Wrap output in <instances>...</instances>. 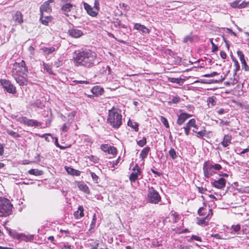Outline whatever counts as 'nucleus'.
<instances>
[{
	"mask_svg": "<svg viewBox=\"0 0 249 249\" xmlns=\"http://www.w3.org/2000/svg\"><path fill=\"white\" fill-rule=\"evenodd\" d=\"M97 58V54L94 51L89 49H82L74 52L72 60L76 67L90 68L98 63Z\"/></svg>",
	"mask_w": 249,
	"mask_h": 249,
	"instance_id": "1",
	"label": "nucleus"
},
{
	"mask_svg": "<svg viewBox=\"0 0 249 249\" xmlns=\"http://www.w3.org/2000/svg\"><path fill=\"white\" fill-rule=\"evenodd\" d=\"M11 72L12 76L19 86H26L28 84V70L24 60L20 62H15L13 65Z\"/></svg>",
	"mask_w": 249,
	"mask_h": 249,
	"instance_id": "2",
	"label": "nucleus"
},
{
	"mask_svg": "<svg viewBox=\"0 0 249 249\" xmlns=\"http://www.w3.org/2000/svg\"><path fill=\"white\" fill-rule=\"evenodd\" d=\"M107 123L113 128L118 129L122 124V115L118 108L112 107L108 112Z\"/></svg>",
	"mask_w": 249,
	"mask_h": 249,
	"instance_id": "3",
	"label": "nucleus"
},
{
	"mask_svg": "<svg viewBox=\"0 0 249 249\" xmlns=\"http://www.w3.org/2000/svg\"><path fill=\"white\" fill-rule=\"evenodd\" d=\"M222 169V166L219 164H212L208 161H205L203 164V170L204 176L206 178H209L216 173V171Z\"/></svg>",
	"mask_w": 249,
	"mask_h": 249,
	"instance_id": "4",
	"label": "nucleus"
},
{
	"mask_svg": "<svg viewBox=\"0 0 249 249\" xmlns=\"http://www.w3.org/2000/svg\"><path fill=\"white\" fill-rule=\"evenodd\" d=\"M12 207L13 205L8 199L0 197V216L9 215L12 212Z\"/></svg>",
	"mask_w": 249,
	"mask_h": 249,
	"instance_id": "5",
	"label": "nucleus"
},
{
	"mask_svg": "<svg viewBox=\"0 0 249 249\" xmlns=\"http://www.w3.org/2000/svg\"><path fill=\"white\" fill-rule=\"evenodd\" d=\"M6 231L11 237L19 241L29 242L33 240L34 238V235L33 234H25L23 233H18L16 231H12L11 229L8 228L6 229Z\"/></svg>",
	"mask_w": 249,
	"mask_h": 249,
	"instance_id": "6",
	"label": "nucleus"
},
{
	"mask_svg": "<svg viewBox=\"0 0 249 249\" xmlns=\"http://www.w3.org/2000/svg\"><path fill=\"white\" fill-rule=\"evenodd\" d=\"M203 207L200 208L197 211V213L199 215L205 216L204 217L201 218H197V224L200 226H207L209 224V221L210 220V213H208L207 215L205 213L202 212L204 210Z\"/></svg>",
	"mask_w": 249,
	"mask_h": 249,
	"instance_id": "7",
	"label": "nucleus"
},
{
	"mask_svg": "<svg viewBox=\"0 0 249 249\" xmlns=\"http://www.w3.org/2000/svg\"><path fill=\"white\" fill-rule=\"evenodd\" d=\"M159 194L153 188L149 189L147 195V199L151 203L157 204L160 200Z\"/></svg>",
	"mask_w": 249,
	"mask_h": 249,
	"instance_id": "8",
	"label": "nucleus"
},
{
	"mask_svg": "<svg viewBox=\"0 0 249 249\" xmlns=\"http://www.w3.org/2000/svg\"><path fill=\"white\" fill-rule=\"evenodd\" d=\"M3 88L8 93L15 94L16 92L15 87L11 82L6 79H1L0 81Z\"/></svg>",
	"mask_w": 249,
	"mask_h": 249,
	"instance_id": "9",
	"label": "nucleus"
},
{
	"mask_svg": "<svg viewBox=\"0 0 249 249\" xmlns=\"http://www.w3.org/2000/svg\"><path fill=\"white\" fill-rule=\"evenodd\" d=\"M132 171L133 172L130 174L129 178L130 181L133 182H135L137 179L139 178V176H141L140 178H142V176H141V169L137 164H135L133 167Z\"/></svg>",
	"mask_w": 249,
	"mask_h": 249,
	"instance_id": "10",
	"label": "nucleus"
},
{
	"mask_svg": "<svg viewBox=\"0 0 249 249\" xmlns=\"http://www.w3.org/2000/svg\"><path fill=\"white\" fill-rule=\"evenodd\" d=\"M18 121L20 123L29 126H38L41 125V123L35 120L28 119L25 117H21L19 118Z\"/></svg>",
	"mask_w": 249,
	"mask_h": 249,
	"instance_id": "11",
	"label": "nucleus"
},
{
	"mask_svg": "<svg viewBox=\"0 0 249 249\" xmlns=\"http://www.w3.org/2000/svg\"><path fill=\"white\" fill-rule=\"evenodd\" d=\"M211 183L213 187L218 189H222L225 187L226 180L224 178H221L217 180H214Z\"/></svg>",
	"mask_w": 249,
	"mask_h": 249,
	"instance_id": "12",
	"label": "nucleus"
},
{
	"mask_svg": "<svg viewBox=\"0 0 249 249\" xmlns=\"http://www.w3.org/2000/svg\"><path fill=\"white\" fill-rule=\"evenodd\" d=\"M54 0H49L44 2L40 7V14H44V12L49 13L51 11V7L50 6V3L54 2Z\"/></svg>",
	"mask_w": 249,
	"mask_h": 249,
	"instance_id": "13",
	"label": "nucleus"
},
{
	"mask_svg": "<svg viewBox=\"0 0 249 249\" xmlns=\"http://www.w3.org/2000/svg\"><path fill=\"white\" fill-rule=\"evenodd\" d=\"M83 6L87 14L89 16L92 17H95L98 14V13L95 10H94L93 7H92L88 3L85 2H83Z\"/></svg>",
	"mask_w": 249,
	"mask_h": 249,
	"instance_id": "14",
	"label": "nucleus"
},
{
	"mask_svg": "<svg viewBox=\"0 0 249 249\" xmlns=\"http://www.w3.org/2000/svg\"><path fill=\"white\" fill-rule=\"evenodd\" d=\"M68 33L71 37L73 38H79L84 35L82 30L76 28L69 29Z\"/></svg>",
	"mask_w": 249,
	"mask_h": 249,
	"instance_id": "15",
	"label": "nucleus"
},
{
	"mask_svg": "<svg viewBox=\"0 0 249 249\" xmlns=\"http://www.w3.org/2000/svg\"><path fill=\"white\" fill-rule=\"evenodd\" d=\"M237 54L239 57V59L241 61L242 69L245 70V71H249V67L247 65L245 58V55L243 52L241 51H238L237 52Z\"/></svg>",
	"mask_w": 249,
	"mask_h": 249,
	"instance_id": "16",
	"label": "nucleus"
},
{
	"mask_svg": "<svg viewBox=\"0 0 249 249\" xmlns=\"http://www.w3.org/2000/svg\"><path fill=\"white\" fill-rule=\"evenodd\" d=\"M192 116L191 115L186 113H181L178 116V118L177 120V124L180 125L183 124L184 122L189 118Z\"/></svg>",
	"mask_w": 249,
	"mask_h": 249,
	"instance_id": "17",
	"label": "nucleus"
},
{
	"mask_svg": "<svg viewBox=\"0 0 249 249\" xmlns=\"http://www.w3.org/2000/svg\"><path fill=\"white\" fill-rule=\"evenodd\" d=\"M134 29L142 32V34H148L150 32L149 29L146 27L138 23L134 24Z\"/></svg>",
	"mask_w": 249,
	"mask_h": 249,
	"instance_id": "18",
	"label": "nucleus"
},
{
	"mask_svg": "<svg viewBox=\"0 0 249 249\" xmlns=\"http://www.w3.org/2000/svg\"><path fill=\"white\" fill-rule=\"evenodd\" d=\"M227 230L231 234H238L241 230L240 224L233 225L230 228H227Z\"/></svg>",
	"mask_w": 249,
	"mask_h": 249,
	"instance_id": "19",
	"label": "nucleus"
},
{
	"mask_svg": "<svg viewBox=\"0 0 249 249\" xmlns=\"http://www.w3.org/2000/svg\"><path fill=\"white\" fill-rule=\"evenodd\" d=\"M232 137L230 135H225L221 142V144L224 147H226L231 143Z\"/></svg>",
	"mask_w": 249,
	"mask_h": 249,
	"instance_id": "20",
	"label": "nucleus"
},
{
	"mask_svg": "<svg viewBox=\"0 0 249 249\" xmlns=\"http://www.w3.org/2000/svg\"><path fill=\"white\" fill-rule=\"evenodd\" d=\"M13 18V20L19 24L22 23L23 21L22 15L19 11H18L15 13Z\"/></svg>",
	"mask_w": 249,
	"mask_h": 249,
	"instance_id": "21",
	"label": "nucleus"
},
{
	"mask_svg": "<svg viewBox=\"0 0 249 249\" xmlns=\"http://www.w3.org/2000/svg\"><path fill=\"white\" fill-rule=\"evenodd\" d=\"M73 5L70 3H66L61 6V10L66 16H68L66 13L70 12L72 9Z\"/></svg>",
	"mask_w": 249,
	"mask_h": 249,
	"instance_id": "22",
	"label": "nucleus"
},
{
	"mask_svg": "<svg viewBox=\"0 0 249 249\" xmlns=\"http://www.w3.org/2000/svg\"><path fill=\"white\" fill-rule=\"evenodd\" d=\"M77 186L80 190L83 191L87 194H89V189L88 186L85 183L79 182H78Z\"/></svg>",
	"mask_w": 249,
	"mask_h": 249,
	"instance_id": "23",
	"label": "nucleus"
},
{
	"mask_svg": "<svg viewBox=\"0 0 249 249\" xmlns=\"http://www.w3.org/2000/svg\"><path fill=\"white\" fill-rule=\"evenodd\" d=\"M52 18L51 16H44V14H40V20L45 25H47L48 23L52 20Z\"/></svg>",
	"mask_w": 249,
	"mask_h": 249,
	"instance_id": "24",
	"label": "nucleus"
},
{
	"mask_svg": "<svg viewBox=\"0 0 249 249\" xmlns=\"http://www.w3.org/2000/svg\"><path fill=\"white\" fill-rule=\"evenodd\" d=\"M150 150V148L149 147H144L141 151L140 157V158L142 159V160H144L145 158L147 157L148 153Z\"/></svg>",
	"mask_w": 249,
	"mask_h": 249,
	"instance_id": "25",
	"label": "nucleus"
},
{
	"mask_svg": "<svg viewBox=\"0 0 249 249\" xmlns=\"http://www.w3.org/2000/svg\"><path fill=\"white\" fill-rule=\"evenodd\" d=\"M57 48H55L54 47H44L42 48L40 50L42 51L43 53H44L45 54L49 55L53 52H54L56 50H57Z\"/></svg>",
	"mask_w": 249,
	"mask_h": 249,
	"instance_id": "26",
	"label": "nucleus"
},
{
	"mask_svg": "<svg viewBox=\"0 0 249 249\" xmlns=\"http://www.w3.org/2000/svg\"><path fill=\"white\" fill-rule=\"evenodd\" d=\"M84 215V209L82 206L78 207V211L74 213V216L76 218H81Z\"/></svg>",
	"mask_w": 249,
	"mask_h": 249,
	"instance_id": "27",
	"label": "nucleus"
},
{
	"mask_svg": "<svg viewBox=\"0 0 249 249\" xmlns=\"http://www.w3.org/2000/svg\"><path fill=\"white\" fill-rule=\"evenodd\" d=\"M28 173L35 176H40L42 175L43 172L38 169H32L28 171Z\"/></svg>",
	"mask_w": 249,
	"mask_h": 249,
	"instance_id": "28",
	"label": "nucleus"
},
{
	"mask_svg": "<svg viewBox=\"0 0 249 249\" xmlns=\"http://www.w3.org/2000/svg\"><path fill=\"white\" fill-rule=\"evenodd\" d=\"M127 125L133 128L136 131L139 130L138 124L136 122L129 120L127 122Z\"/></svg>",
	"mask_w": 249,
	"mask_h": 249,
	"instance_id": "29",
	"label": "nucleus"
},
{
	"mask_svg": "<svg viewBox=\"0 0 249 249\" xmlns=\"http://www.w3.org/2000/svg\"><path fill=\"white\" fill-rule=\"evenodd\" d=\"M208 105L209 107H213L215 105V97L214 96L210 97L207 99Z\"/></svg>",
	"mask_w": 249,
	"mask_h": 249,
	"instance_id": "30",
	"label": "nucleus"
},
{
	"mask_svg": "<svg viewBox=\"0 0 249 249\" xmlns=\"http://www.w3.org/2000/svg\"><path fill=\"white\" fill-rule=\"evenodd\" d=\"M6 132L9 135L14 138H17L20 137L19 134L12 130L7 129Z\"/></svg>",
	"mask_w": 249,
	"mask_h": 249,
	"instance_id": "31",
	"label": "nucleus"
},
{
	"mask_svg": "<svg viewBox=\"0 0 249 249\" xmlns=\"http://www.w3.org/2000/svg\"><path fill=\"white\" fill-rule=\"evenodd\" d=\"M193 131L196 134V136L198 138H202L206 135V130L205 129L199 131H196L193 130Z\"/></svg>",
	"mask_w": 249,
	"mask_h": 249,
	"instance_id": "32",
	"label": "nucleus"
},
{
	"mask_svg": "<svg viewBox=\"0 0 249 249\" xmlns=\"http://www.w3.org/2000/svg\"><path fill=\"white\" fill-rule=\"evenodd\" d=\"M169 154L170 156L171 157V158L173 160L176 159L178 157L176 151H175V150L174 148H171L169 151Z\"/></svg>",
	"mask_w": 249,
	"mask_h": 249,
	"instance_id": "33",
	"label": "nucleus"
},
{
	"mask_svg": "<svg viewBox=\"0 0 249 249\" xmlns=\"http://www.w3.org/2000/svg\"><path fill=\"white\" fill-rule=\"evenodd\" d=\"M43 68L49 73L53 74V71L52 70V67L48 64L43 63Z\"/></svg>",
	"mask_w": 249,
	"mask_h": 249,
	"instance_id": "34",
	"label": "nucleus"
},
{
	"mask_svg": "<svg viewBox=\"0 0 249 249\" xmlns=\"http://www.w3.org/2000/svg\"><path fill=\"white\" fill-rule=\"evenodd\" d=\"M160 120L161 122L165 126V127L166 128H169V125L168 122L167 120L164 117H163L162 116H160Z\"/></svg>",
	"mask_w": 249,
	"mask_h": 249,
	"instance_id": "35",
	"label": "nucleus"
},
{
	"mask_svg": "<svg viewBox=\"0 0 249 249\" xmlns=\"http://www.w3.org/2000/svg\"><path fill=\"white\" fill-rule=\"evenodd\" d=\"M110 145L107 144H103L101 145L100 148L104 152L108 153L110 148Z\"/></svg>",
	"mask_w": 249,
	"mask_h": 249,
	"instance_id": "36",
	"label": "nucleus"
},
{
	"mask_svg": "<svg viewBox=\"0 0 249 249\" xmlns=\"http://www.w3.org/2000/svg\"><path fill=\"white\" fill-rule=\"evenodd\" d=\"M168 80L169 82L173 83H177V84H179L181 79L180 78H172V77H169L168 78Z\"/></svg>",
	"mask_w": 249,
	"mask_h": 249,
	"instance_id": "37",
	"label": "nucleus"
},
{
	"mask_svg": "<svg viewBox=\"0 0 249 249\" xmlns=\"http://www.w3.org/2000/svg\"><path fill=\"white\" fill-rule=\"evenodd\" d=\"M117 149L115 147L110 146L109 151L107 153L108 154H111L113 156H114L117 154Z\"/></svg>",
	"mask_w": 249,
	"mask_h": 249,
	"instance_id": "38",
	"label": "nucleus"
},
{
	"mask_svg": "<svg viewBox=\"0 0 249 249\" xmlns=\"http://www.w3.org/2000/svg\"><path fill=\"white\" fill-rule=\"evenodd\" d=\"M188 124L190 126V127H193L196 129H197V125L196 124V120L195 119H192L189 120L188 122Z\"/></svg>",
	"mask_w": 249,
	"mask_h": 249,
	"instance_id": "39",
	"label": "nucleus"
},
{
	"mask_svg": "<svg viewBox=\"0 0 249 249\" xmlns=\"http://www.w3.org/2000/svg\"><path fill=\"white\" fill-rule=\"evenodd\" d=\"M93 8L98 13L100 9V3L98 0H95L94 2Z\"/></svg>",
	"mask_w": 249,
	"mask_h": 249,
	"instance_id": "40",
	"label": "nucleus"
},
{
	"mask_svg": "<svg viewBox=\"0 0 249 249\" xmlns=\"http://www.w3.org/2000/svg\"><path fill=\"white\" fill-rule=\"evenodd\" d=\"M90 174L92 178V179L95 183H98L99 178L94 173L92 172H90Z\"/></svg>",
	"mask_w": 249,
	"mask_h": 249,
	"instance_id": "41",
	"label": "nucleus"
},
{
	"mask_svg": "<svg viewBox=\"0 0 249 249\" xmlns=\"http://www.w3.org/2000/svg\"><path fill=\"white\" fill-rule=\"evenodd\" d=\"M146 143V139L143 137L142 140H139L137 142V144L141 147L143 146Z\"/></svg>",
	"mask_w": 249,
	"mask_h": 249,
	"instance_id": "42",
	"label": "nucleus"
},
{
	"mask_svg": "<svg viewBox=\"0 0 249 249\" xmlns=\"http://www.w3.org/2000/svg\"><path fill=\"white\" fill-rule=\"evenodd\" d=\"M239 2L238 0H235L230 3V5L233 8H238L239 6Z\"/></svg>",
	"mask_w": 249,
	"mask_h": 249,
	"instance_id": "43",
	"label": "nucleus"
},
{
	"mask_svg": "<svg viewBox=\"0 0 249 249\" xmlns=\"http://www.w3.org/2000/svg\"><path fill=\"white\" fill-rule=\"evenodd\" d=\"M185 134L188 136L189 134L190 130V126L188 124V123L186 124L185 126L183 127Z\"/></svg>",
	"mask_w": 249,
	"mask_h": 249,
	"instance_id": "44",
	"label": "nucleus"
},
{
	"mask_svg": "<svg viewBox=\"0 0 249 249\" xmlns=\"http://www.w3.org/2000/svg\"><path fill=\"white\" fill-rule=\"evenodd\" d=\"M66 170L68 174H71V175H75V172H76L77 171L75 170H74L73 168H70V167H67L66 168Z\"/></svg>",
	"mask_w": 249,
	"mask_h": 249,
	"instance_id": "45",
	"label": "nucleus"
},
{
	"mask_svg": "<svg viewBox=\"0 0 249 249\" xmlns=\"http://www.w3.org/2000/svg\"><path fill=\"white\" fill-rule=\"evenodd\" d=\"M193 240H195L196 241H199V242L202 241L201 237H200L198 236H196V235H192L190 239V241H192Z\"/></svg>",
	"mask_w": 249,
	"mask_h": 249,
	"instance_id": "46",
	"label": "nucleus"
},
{
	"mask_svg": "<svg viewBox=\"0 0 249 249\" xmlns=\"http://www.w3.org/2000/svg\"><path fill=\"white\" fill-rule=\"evenodd\" d=\"M96 222V216L95 214L93 216L92 220L90 225L91 228H93L95 226V223Z\"/></svg>",
	"mask_w": 249,
	"mask_h": 249,
	"instance_id": "47",
	"label": "nucleus"
},
{
	"mask_svg": "<svg viewBox=\"0 0 249 249\" xmlns=\"http://www.w3.org/2000/svg\"><path fill=\"white\" fill-rule=\"evenodd\" d=\"M217 75H218V73L217 72L214 71L211 73L206 74L204 75V76L205 77H212Z\"/></svg>",
	"mask_w": 249,
	"mask_h": 249,
	"instance_id": "48",
	"label": "nucleus"
},
{
	"mask_svg": "<svg viewBox=\"0 0 249 249\" xmlns=\"http://www.w3.org/2000/svg\"><path fill=\"white\" fill-rule=\"evenodd\" d=\"M248 4H249V1L246 2L245 1H244L242 3L239 4V8L241 9L246 7Z\"/></svg>",
	"mask_w": 249,
	"mask_h": 249,
	"instance_id": "49",
	"label": "nucleus"
},
{
	"mask_svg": "<svg viewBox=\"0 0 249 249\" xmlns=\"http://www.w3.org/2000/svg\"><path fill=\"white\" fill-rule=\"evenodd\" d=\"M211 237H214L217 239H224V238L222 237V236L218 233L216 234H211Z\"/></svg>",
	"mask_w": 249,
	"mask_h": 249,
	"instance_id": "50",
	"label": "nucleus"
},
{
	"mask_svg": "<svg viewBox=\"0 0 249 249\" xmlns=\"http://www.w3.org/2000/svg\"><path fill=\"white\" fill-rule=\"evenodd\" d=\"M211 43L212 45V51L213 52H215L217 51L218 50V47L213 42V40L211 39Z\"/></svg>",
	"mask_w": 249,
	"mask_h": 249,
	"instance_id": "51",
	"label": "nucleus"
},
{
	"mask_svg": "<svg viewBox=\"0 0 249 249\" xmlns=\"http://www.w3.org/2000/svg\"><path fill=\"white\" fill-rule=\"evenodd\" d=\"M192 40V38L191 36L189 35L185 36L183 39V42L184 43H186L188 41L191 42Z\"/></svg>",
	"mask_w": 249,
	"mask_h": 249,
	"instance_id": "52",
	"label": "nucleus"
},
{
	"mask_svg": "<svg viewBox=\"0 0 249 249\" xmlns=\"http://www.w3.org/2000/svg\"><path fill=\"white\" fill-rule=\"evenodd\" d=\"M63 64V62L62 61L58 60L56 62H54V65L56 67L58 68L61 66Z\"/></svg>",
	"mask_w": 249,
	"mask_h": 249,
	"instance_id": "53",
	"label": "nucleus"
},
{
	"mask_svg": "<svg viewBox=\"0 0 249 249\" xmlns=\"http://www.w3.org/2000/svg\"><path fill=\"white\" fill-rule=\"evenodd\" d=\"M180 101V98L178 96L174 97L172 99V102L173 103H177Z\"/></svg>",
	"mask_w": 249,
	"mask_h": 249,
	"instance_id": "54",
	"label": "nucleus"
},
{
	"mask_svg": "<svg viewBox=\"0 0 249 249\" xmlns=\"http://www.w3.org/2000/svg\"><path fill=\"white\" fill-rule=\"evenodd\" d=\"M198 192L200 193L201 194H204L205 193V192L207 191V189L204 187H198L197 188Z\"/></svg>",
	"mask_w": 249,
	"mask_h": 249,
	"instance_id": "55",
	"label": "nucleus"
},
{
	"mask_svg": "<svg viewBox=\"0 0 249 249\" xmlns=\"http://www.w3.org/2000/svg\"><path fill=\"white\" fill-rule=\"evenodd\" d=\"M48 136H51L52 137V138L53 139V137H52V135L50 134H43L41 137H42V138H44L46 141L49 142L50 140L49 139V138H48Z\"/></svg>",
	"mask_w": 249,
	"mask_h": 249,
	"instance_id": "56",
	"label": "nucleus"
},
{
	"mask_svg": "<svg viewBox=\"0 0 249 249\" xmlns=\"http://www.w3.org/2000/svg\"><path fill=\"white\" fill-rule=\"evenodd\" d=\"M76 112L72 111L69 113L68 117L71 119H73L76 115Z\"/></svg>",
	"mask_w": 249,
	"mask_h": 249,
	"instance_id": "57",
	"label": "nucleus"
},
{
	"mask_svg": "<svg viewBox=\"0 0 249 249\" xmlns=\"http://www.w3.org/2000/svg\"><path fill=\"white\" fill-rule=\"evenodd\" d=\"M4 153V146L3 144L0 143V156L3 154Z\"/></svg>",
	"mask_w": 249,
	"mask_h": 249,
	"instance_id": "58",
	"label": "nucleus"
},
{
	"mask_svg": "<svg viewBox=\"0 0 249 249\" xmlns=\"http://www.w3.org/2000/svg\"><path fill=\"white\" fill-rule=\"evenodd\" d=\"M234 64L235 66L236 67L235 71H239L240 69V66H239L238 61H234Z\"/></svg>",
	"mask_w": 249,
	"mask_h": 249,
	"instance_id": "59",
	"label": "nucleus"
},
{
	"mask_svg": "<svg viewBox=\"0 0 249 249\" xmlns=\"http://www.w3.org/2000/svg\"><path fill=\"white\" fill-rule=\"evenodd\" d=\"M220 54L222 59H226L227 57V54L224 51H221L220 53Z\"/></svg>",
	"mask_w": 249,
	"mask_h": 249,
	"instance_id": "60",
	"label": "nucleus"
},
{
	"mask_svg": "<svg viewBox=\"0 0 249 249\" xmlns=\"http://www.w3.org/2000/svg\"><path fill=\"white\" fill-rule=\"evenodd\" d=\"M249 152V146H248V147L246 149H243V150H242L240 153H239V154H245L247 152Z\"/></svg>",
	"mask_w": 249,
	"mask_h": 249,
	"instance_id": "61",
	"label": "nucleus"
},
{
	"mask_svg": "<svg viewBox=\"0 0 249 249\" xmlns=\"http://www.w3.org/2000/svg\"><path fill=\"white\" fill-rule=\"evenodd\" d=\"M68 127L66 124H64L62 127V130L64 132L67 131L68 130Z\"/></svg>",
	"mask_w": 249,
	"mask_h": 249,
	"instance_id": "62",
	"label": "nucleus"
},
{
	"mask_svg": "<svg viewBox=\"0 0 249 249\" xmlns=\"http://www.w3.org/2000/svg\"><path fill=\"white\" fill-rule=\"evenodd\" d=\"M229 122L228 121H224L223 120H221L220 122V124H221V125H229Z\"/></svg>",
	"mask_w": 249,
	"mask_h": 249,
	"instance_id": "63",
	"label": "nucleus"
},
{
	"mask_svg": "<svg viewBox=\"0 0 249 249\" xmlns=\"http://www.w3.org/2000/svg\"><path fill=\"white\" fill-rule=\"evenodd\" d=\"M217 113L219 114H223V113H224L225 112V110L223 109V108H220L219 109H218L217 110Z\"/></svg>",
	"mask_w": 249,
	"mask_h": 249,
	"instance_id": "64",
	"label": "nucleus"
}]
</instances>
